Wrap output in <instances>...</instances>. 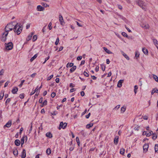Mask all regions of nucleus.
<instances>
[{"label":"nucleus","instance_id":"obj_18","mask_svg":"<svg viewBox=\"0 0 158 158\" xmlns=\"http://www.w3.org/2000/svg\"><path fill=\"white\" fill-rule=\"evenodd\" d=\"M104 51L108 54H110L112 53V52H111L110 50L106 48L105 47L103 48Z\"/></svg>","mask_w":158,"mask_h":158},{"label":"nucleus","instance_id":"obj_46","mask_svg":"<svg viewBox=\"0 0 158 158\" xmlns=\"http://www.w3.org/2000/svg\"><path fill=\"white\" fill-rule=\"evenodd\" d=\"M4 73V70L3 69H2L0 71V75H3Z\"/></svg>","mask_w":158,"mask_h":158},{"label":"nucleus","instance_id":"obj_21","mask_svg":"<svg viewBox=\"0 0 158 158\" xmlns=\"http://www.w3.org/2000/svg\"><path fill=\"white\" fill-rule=\"evenodd\" d=\"M4 96V91H2L0 93V99L2 100Z\"/></svg>","mask_w":158,"mask_h":158},{"label":"nucleus","instance_id":"obj_24","mask_svg":"<svg viewBox=\"0 0 158 158\" xmlns=\"http://www.w3.org/2000/svg\"><path fill=\"white\" fill-rule=\"evenodd\" d=\"M13 153L14 156H17L18 155V151L17 149H15L13 151Z\"/></svg>","mask_w":158,"mask_h":158},{"label":"nucleus","instance_id":"obj_6","mask_svg":"<svg viewBox=\"0 0 158 158\" xmlns=\"http://www.w3.org/2000/svg\"><path fill=\"white\" fill-rule=\"evenodd\" d=\"M67 123H63V122H60V125L59 129H60L62 128L64 129L66 127Z\"/></svg>","mask_w":158,"mask_h":158},{"label":"nucleus","instance_id":"obj_47","mask_svg":"<svg viewBox=\"0 0 158 158\" xmlns=\"http://www.w3.org/2000/svg\"><path fill=\"white\" fill-rule=\"evenodd\" d=\"M56 96V93L54 92H53L51 94V96L52 98H54Z\"/></svg>","mask_w":158,"mask_h":158},{"label":"nucleus","instance_id":"obj_37","mask_svg":"<svg viewBox=\"0 0 158 158\" xmlns=\"http://www.w3.org/2000/svg\"><path fill=\"white\" fill-rule=\"evenodd\" d=\"M59 38H57V39L56 40V41L55 42V44L56 45H57V44H58L59 43Z\"/></svg>","mask_w":158,"mask_h":158},{"label":"nucleus","instance_id":"obj_33","mask_svg":"<svg viewBox=\"0 0 158 158\" xmlns=\"http://www.w3.org/2000/svg\"><path fill=\"white\" fill-rule=\"evenodd\" d=\"M155 152L158 151V144H156L155 147Z\"/></svg>","mask_w":158,"mask_h":158},{"label":"nucleus","instance_id":"obj_23","mask_svg":"<svg viewBox=\"0 0 158 158\" xmlns=\"http://www.w3.org/2000/svg\"><path fill=\"white\" fill-rule=\"evenodd\" d=\"M37 56L38 55L37 54L34 55V56L30 59L31 62H32V61H33V60L37 57Z\"/></svg>","mask_w":158,"mask_h":158},{"label":"nucleus","instance_id":"obj_34","mask_svg":"<svg viewBox=\"0 0 158 158\" xmlns=\"http://www.w3.org/2000/svg\"><path fill=\"white\" fill-rule=\"evenodd\" d=\"M123 56H124V57L126 58L127 60H129V57L127 56V55H126V54L125 53H123Z\"/></svg>","mask_w":158,"mask_h":158},{"label":"nucleus","instance_id":"obj_11","mask_svg":"<svg viewBox=\"0 0 158 158\" xmlns=\"http://www.w3.org/2000/svg\"><path fill=\"white\" fill-rule=\"evenodd\" d=\"M26 156V150L23 149L21 155V157L22 158H25Z\"/></svg>","mask_w":158,"mask_h":158},{"label":"nucleus","instance_id":"obj_4","mask_svg":"<svg viewBox=\"0 0 158 158\" xmlns=\"http://www.w3.org/2000/svg\"><path fill=\"white\" fill-rule=\"evenodd\" d=\"M59 21L60 23V24L61 25L63 26L65 24L63 17L60 14L59 16Z\"/></svg>","mask_w":158,"mask_h":158},{"label":"nucleus","instance_id":"obj_8","mask_svg":"<svg viewBox=\"0 0 158 158\" xmlns=\"http://www.w3.org/2000/svg\"><path fill=\"white\" fill-rule=\"evenodd\" d=\"M37 10L39 11H43L44 10V8L40 5H38L37 7Z\"/></svg>","mask_w":158,"mask_h":158},{"label":"nucleus","instance_id":"obj_20","mask_svg":"<svg viewBox=\"0 0 158 158\" xmlns=\"http://www.w3.org/2000/svg\"><path fill=\"white\" fill-rule=\"evenodd\" d=\"M46 136L47 137L51 138L52 137V134L50 132H48L46 133Z\"/></svg>","mask_w":158,"mask_h":158},{"label":"nucleus","instance_id":"obj_63","mask_svg":"<svg viewBox=\"0 0 158 158\" xmlns=\"http://www.w3.org/2000/svg\"><path fill=\"white\" fill-rule=\"evenodd\" d=\"M42 101H43V98H40V100H39V102L40 103H41L42 102Z\"/></svg>","mask_w":158,"mask_h":158},{"label":"nucleus","instance_id":"obj_35","mask_svg":"<svg viewBox=\"0 0 158 158\" xmlns=\"http://www.w3.org/2000/svg\"><path fill=\"white\" fill-rule=\"evenodd\" d=\"M47 101L46 100H45L43 102L42 105H41V106L42 107H43L44 105H47Z\"/></svg>","mask_w":158,"mask_h":158},{"label":"nucleus","instance_id":"obj_44","mask_svg":"<svg viewBox=\"0 0 158 158\" xmlns=\"http://www.w3.org/2000/svg\"><path fill=\"white\" fill-rule=\"evenodd\" d=\"M24 81V80H23L21 81V83L19 85V87H22Z\"/></svg>","mask_w":158,"mask_h":158},{"label":"nucleus","instance_id":"obj_12","mask_svg":"<svg viewBox=\"0 0 158 158\" xmlns=\"http://www.w3.org/2000/svg\"><path fill=\"white\" fill-rule=\"evenodd\" d=\"M153 42L157 49H158V42L156 39H153Z\"/></svg>","mask_w":158,"mask_h":158},{"label":"nucleus","instance_id":"obj_59","mask_svg":"<svg viewBox=\"0 0 158 158\" xmlns=\"http://www.w3.org/2000/svg\"><path fill=\"white\" fill-rule=\"evenodd\" d=\"M81 94L82 96H83L85 95V93L83 91H82L81 92Z\"/></svg>","mask_w":158,"mask_h":158},{"label":"nucleus","instance_id":"obj_1","mask_svg":"<svg viewBox=\"0 0 158 158\" xmlns=\"http://www.w3.org/2000/svg\"><path fill=\"white\" fill-rule=\"evenodd\" d=\"M14 23L11 22L8 24L5 27V32L3 33V37L1 39L2 41H5L6 40V37L8 34V32L14 29L15 26L13 24Z\"/></svg>","mask_w":158,"mask_h":158},{"label":"nucleus","instance_id":"obj_51","mask_svg":"<svg viewBox=\"0 0 158 158\" xmlns=\"http://www.w3.org/2000/svg\"><path fill=\"white\" fill-rule=\"evenodd\" d=\"M10 82L9 81H8L6 82L5 83L4 85V87H6L8 85L9 83Z\"/></svg>","mask_w":158,"mask_h":158},{"label":"nucleus","instance_id":"obj_27","mask_svg":"<svg viewBox=\"0 0 158 158\" xmlns=\"http://www.w3.org/2000/svg\"><path fill=\"white\" fill-rule=\"evenodd\" d=\"M93 123L87 124L86 125V128L88 129L90 127H92L93 126Z\"/></svg>","mask_w":158,"mask_h":158},{"label":"nucleus","instance_id":"obj_38","mask_svg":"<svg viewBox=\"0 0 158 158\" xmlns=\"http://www.w3.org/2000/svg\"><path fill=\"white\" fill-rule=\"evenodd\" d=\"M37 39V37L36 35H34L33 37V41H35Z\"/></svg>","mask_w":158,"mask_h":158},{"label":"nucleus","instance_id":"obj_25","mask_svg":"<svg viewBox=\"0 0 158 158\" xmlns=\"http://www.w3.org/2000/svg\"><path fill=\"white\" fill-rule=\"evenodd\" d=\"M76 66H73L70 70V72L71 73L73 72L76 69Z\"/></svg>","mask_w":158,"mask_h":158},{"label":"nucleus","instance_id":"obj_56","mask_svg":"<svg viewBox=\"0 0 158 158\" xmlns=\"http://www.w3.org/2000/svg\"><path fill=\"white\" fill-rule=\"evenodd\" d=\"M152 134V133L151 132H149V133H147V136H150Z\"/></svg>","mask_w":158,"mask_h":158},{"label":"nucleus","instance_id":"obj_15","mask_svg":"<svg viewBox=\"0 0 158 158\" xmlns=\"http://www.w3.org/2000/svg\"><path fill=\"white\" fill-rule=\"evenodd\" d=\"M118 138L119 137L118 136H116L114 138V143L115 144H117L118 143Z\"/></svg>","mask_w":158,"mask_h":158},{"label":"nucleus","instance_id":"obj_3","mask_svg":"<svg viewBox=\"0 0 158 158\" xmlns=\"http://www.w3.org/2000/svg\"><path fill=\"white\" fill-rule=\"evenodd\" d=\"M5 47L6 49L8 50H10L12 49L13 47V44L10 42H9L7 44L5 43Z\"/></svg>","mask_w":158,"mask_h":158},{"label":"nucleus","instance_id":"obj_53","mask_svg":"<svg viewBox=\"0 0 158 158\" xmlns=\"http://www.w3.org/2000/svg\"><path fill=\"white\" fill-rule=\"evenodd\" d=\"M102 69L103 71H104L105 69V66L104 65H101Z\"/></svg>","mask_w":158,"mask_h":158},{"label":"nucleus","instance_id":"obj_45","mask_svg":"<svg viewBox=\"0 0 158 158\" xmlns=\"http://www.w3.org/2000/svg\"><path fill=\"white\" fill-rule=\"evenodd\" d=\"M10 101V98H7L6 102L5 104H6L7 103H9Z\"/></svg>","mask_w":158,"mask_h":158},{"label":"nucleus","instance_id":"obj_16","mask_svg":"<svg viewBox=\"0 0 158 158\" xmlns=\"http://www.w3.org/2000/svg\"><path fill=\"white\" fill-rule=\"evenodd\" d=\"M126 107L125 106H123L121 108V113H123L126 110Z\"/></svg>","mask_w":158,"mask_h":158},{"label":"nucleus","instance_id":"obj_32","mask_svg":"<svg viewBox=\"0 0 158 158\" xmlns=\"http://www.w3.org/2000/svg\"><path fill=\"white\" fill-rule=\"evenodd\" d=\"M135 57H138L139 56V54L137 51L135 52Z\"/></svg>","mask_w":158,"mask_h":158},{"label":"nucleus","instance_id":"obj_52","mask_svg":"<svg viewBox=\"0 0 158 158\" xmlns=\"http://www.w3.org/2000/svg\"><path fill=\"white\" fill-rule=\"evenodd\" d=\"M82 56H78L77 58V60H81L82 59Z\"/></svg>","mask_w":158,"mask_h":158},{"label":"nucleus","instance_id":"obj_29","mask_svg":"<svg viewBox=\"0 0 158 158\" xmlns=\"http://www.w3.org/2000/svg\"><path fill=\"white\" fill-rule=\"evenodd\" d=\"M138 89V86L137 85H135L134 86V92L135 93V94H136L137 92V89Z\"/></svg>","mask_w":158,"mask_h":158},{"label":"nucleus","instance_id":"obj_14","mask_svg":"<svg viewBox=\"0 0 158 158\" xmlns=\"http://www.w3.org/2000/svg\"><path fill=\"white\" fill-rule=\"evenodd\" d=\"M15 143L16 145L19 146L20 145L21 143V142L19 139H17L15 140Z\"/></svg>","mask_w":158,"mask_h":158},{"label":"nucleus","instance_id":"obj_57","mask_svg":"<svg viewBox=\"0 0 158 158\" xmlns=\"http://www.w3.org/2000/svg\"><path fill=\"white\" fill-rule=\"evenodd\" d=\"M90 113H89L88 114L86 115L85 117L86 118H89V117L90 116Z\"/></svg>","mask_w":158,"mask_h":158},{"label":"nucleus","instance_id":"obj_31","mask_svg":"<svg viewBox=\"0 0 158 158\" xmlns=\"http://www.w3.org/2000/svg\"><path fill=\"white\" fill-rule=\"evenodd\" d=\"M153 78L157 82H158V77L156 76L153 75Z\"/></svg>","mask_w":158,"mask_h":158},{"label":"nucleus","instance_id":"obj_43","mask_svg":"<svg viewBox=\"0 0 158 158\" xmlns=\"http://www.w3.org/2000/svg\"><path fill=\"white\" fill-rule=\"evenodd\" d=\"M122 35L124 37H127V35L125 32H123L122 33Z\"/></svg>","mask_w":158,"mask_h":158},{"label":"nucleus","instance_id":"obj_61","mask_svg":"<svg viewBox=\"0 0 158 158\" xmlns=\"http://www.w3.org/2000/svg\"><path fill=\"white\" fill-rule=\"evenodd\" d=\"M23 127H21L20 128V131H19L20 134H21L22 133V132L23 131Z\"/></svg>","mask_w":158,"mask_h":158},{"label":"nucleus","instance_id":"obj_17","mask_svg":"<svg viewBox=\"0 0 158 158\" xmlns=\"http://www.w3.org/2000/svg\"><path fill=\"white\" fill-rule=\"evenodd\" d=\"M123 82V80H120L118 82V85H117L118 87H119V88L121 87L122 86V83Z\"/></svg>","mask_w":158,"mask_h":158},{"label":"nucleus","instance_id":"obj_26","mask_svg":"<svg viewBox=\"0 0 158 158\" xmlns=\"http://www.w3.org/2000/svg\"><path fill=\"white\" fill-rule=\"evenodd\" d=\"M20 142H21V146L22 147L23 146V145L24 143V136L21 139V141Z\"/></svg>","mask_w":158,"mask_h":158},{"label":"nucleus","instance_id":"obj_39","mask_svg":"<svg viewBox=\"0 0 158 158\" xmlns=\"http://www.w3.org/2000/svg\"><path fill=\"white\" fill-rule=\"evenodd\" d=\"M83 74L86 77H88L89 76V74L88 73L85 71L84 72Z\"/></svg>","mask_w":158,"mask_h":158},{"label":"nucleus","instance_id":"obj_58","mask_svg":"<svg viewBox=\"0 0 158 158\" xmlns=\"http://www.w3.org/2000/svg\"><path fill=\"white\" fill-rule=\"evenodd\" d=\"M56 82L57 83H58L59 82V81H60V79H59V78H56Z\"/></svg>","mask_w":158,"mask_h":158},{"label":"nucleus","instance_id":"obj_64","mask_svg":"<svg viewBox=\"0 0 158 158\" xmlns=\"http://www.w3.org/2000/svg\"><path fill=\"white\" fill-rule=\"evenodd\" d=\"M91 77L94 80H95L97 78V77L94 76H91Z\"/></svg>","mask_w":158,"mask_h":158},{"label":"nucleus","instance_id":"obj_5","mask_svg":"<svg viewBox=\"0 0 158 158\" xmlns=\"http://www.w3.org/2000/svg\"><path fill=\"white\" fill-rule=\"evenodd\" d=\"M138 4L142 9H145V6H146V4L143 1H139L138 2Z\"/></svg>","mask_w":158,"mask_h":158},{"label":"nucleus","instance_id":"obj_19","mask_svg":"<svg viewBox=\"0 0 158 158\" xmlns=\"http://www.w3.org/2000/svg\"><path fill=\"white\" fill-rule=\"evenodd\" d=\"M142 51L143 52V53L146 55H148V50L145 48H142Z\"/></svg>","mask_w":158,"mask_h":158},{"label":"nucleus","instance_id":"obj_28","mask_svg":"<svg viewBox=\"0 0 158 158\" xmlns=\"http://www.w3.org/2000/svg\"><path fill=\"white\" fill-rule=\"evenodd\" d=\"M125 149L124 148H121L120 150V154L123 155L125 152Z\"/></svg>","mask_w":158,"mask_h":158},{"label":"nucleus","instance_id":"obj_42","mask_svg":"<svg viewBox=\"0 0 158 158\" xmlns=\"http://www.w3.org/2000/svg\"><path fill=\"white\" fill-rule=\"evenodd\" d=\"M31 128H30V129H29V133H31V130H32V123H31Z\"/></svg>","mask_w":158,"mask_h":158},{"label":"nucleus","instance_id":"obj_7","mask_svg":"<svg viewBox=\"0 0 158 158\" xmlns=\"http://www.w3.org/2000/svg\"><path fill=\"white\" fill-rule=\"evenodd\" d=\"M141 26L144 29H148L149 27L148 24L146 23H143L141 25Z\"/></svg>","mask_w":158,"mask_h":158},{"label":"nucleus","instance_id":"obj_62","mask_svg":"<svg viewBox=\"0 0 158 158\" xmlns=\"http://www.w3.org/2000/svg\"><path fill=\"white\" fill-rule=\"evenodd\" d=\"M118 7L119 9H120L121 10L123 8L122 6L120 5H118Z\"/></svg>","mask_w":158,"mask_h":158},{"label":"nucleus","instance_id":"obj_54","mask_svg":"<svg viewBox=\"0 0 158 158\" xmlns=\"http://www.w3.org/2000/svg\"><path fill=\"white\" fill-rule=\"evenodd\" d=\"M157 135H154L152 137V138L154 140H155L156 139V138H157Z\"/></svg>","mask_w":158,"mask_h":158},{"label":"nucleus","instance_id":"obj_41","mask_svg":"<svg viewBox=\"0 0 158 158\" xmlns=\"http://www.w3.org/2000/svg\"><path fill=\"white\" fill-rule=\"evenodd\" d=\"M53 75H51L50 77H48V78L47 79V81H49L53 77Z\"/></svg>","mask_w":158,"mask_h":158},{"label":"nucleus","instance_id":"obj_36","mask_svg":"<svg viewBox=\"0 0 158 158\" xmlns=\"http://www.w3.org/2000/svg\"><path fill=\"white\" fill-rule=\"evenodd\" d=\"M42 5L44 6V7H48L49 6V5H48L47 4H46L45 3H42Z\"/></svg>","mask_w":158,"mask_h":158},{"label":"nucleus","instance_id":"obj_40","mask_svg":"<svg viewBox=\"0 0 158 158\" xmlns=\"http://www.w3.org/2000/svg\"><path fill=\"white\" fill-rule=\"evenodd\" d=\"M52 24L50 22L49 23L48 25V27L49 29L50 30L52 29V27L51 26Z\"/></svg>","mask_w":158,"mask_h":158},{"label":"nucleus","instance_id":"obj_30","mask_svg":"<svg viewBox=\"0 0 158 158\" xmlns=\"http://www.w3.org/2000/svg\"><path fill=\"white\" fill-rule=\"evenodd\" d=\"M47 154L48 155H49L51 153V151L50 148H48L47 149L46 151Z\"/></svg>","mask_w":158,"mask_h":158},{"label":"nucleus","instance_id":"obj_13","mask_svg":"<svg viewBox=\"0 0 158 158\" xmlns=\"http://www.w3.org/2000/svg\"><path fill=\"white\" fill-rule=\"evenodd\" d=\"M18 90V88L17 87H15L12 90V93L13 94H15L16 93Z\"/></svg>","mask_w":158,"mask_h":158},{"label":"nucleus","instance_id":"obj_10","mask_svg":"<svg viewBox=\"0 0 158 158\" xmlns=\"http://www.w3.org/2000/svg\"><path fill=\"white\" fill-rule=\"evenodd\" d=\"M148 144H145L143 146V148L144 151L145 152L148 151Z\"/></svg>","mask_w":158,"mask_h":158},{"label":"nucleus","instance_id":"obj_49","mask_svg":"<svg viewBox=\"0 0 158 158\" xmlns=\"http://www.w3.org/2000/svg\"><path fill=\"white\" fill-rule=\"evenodd\" d=\"M38 89L37 88H36L35 90V91L34 92H36V94H35V95H38V94H39V91L38 92V93L37 94H36L37 93H38Z\"/></svg>","mask_w":158,"mask_h":158},{"label":"nucleus","instance_id":"obj_48","mask_svg":"<svg viewBox=\"0 0 158 158\" xmlns=\"http://www.w3.org/2000/svg\"><path fill=\"white\" fill-rule=\"evenodd\" d=\"M19 97L21 98H23L24 97V94H21L19 95Z\"/></svg>","mask_w":158,"mask_h":158},{"label":"nucleus","instance_id":"obj_22","mask_svg":"<svg viewBox=\"0 0 158 158\" xmlns=\"http://www.w3.org/2000/svg\"><path fill=\"white\" fill-rule=\"evenodd\" d=\"M155 93H158V89H154L152 91L151 94H153Z\"/></svg>","mask_w":158,"mask_h":158},{"label":"nucleus","instance_id":"obj_2","mask_svg":"<svg viewBox=\"0 0 158 158\" xmlns=\"http://www.w3.org/2000/svg\"><path fill=\"white\" fill-rule=\"evenodd\" d=\"M20 24L19 23L15 25L14 28V31L15 33H16L17 35L20 34L22 31L23 27L20 25Z\"/></svg>","mask_w":158,"mask_h":158},{"label":"nucleus","instance_id":"obj_60","mask_svg":"<svg viewBox=\"0 0 158 158\" xmlns=\"http://www.w3.org/2000/svg\"><path fill=\"white\" fill-rule=\"evenodd\" d=\"M36 74V73H34L32 75H31V76L32 77H35V75Z\"/></svg>","mask_w":158,"mask_h":158},{"label":"nucleus","instance_id":"obj_9","mask_svg":"<svg viewBox=\"0 0 158 158\" xmlns=\"http://www.w3.org/2000/svg\"><path fill=\"white\" fill-rule=\"evenodd\" d=\"M11 125V121L9 120L6 124L4 126V127H7V128L10 127Z\"/></svg>","mask_w":158,"mask_h":158},{"label":"nucleus","instance_id":"obj_50","mask_svg":"<svg viewBox=\"0 0 158 158\" xmlns=\"http://www.w3.org/2000/svg\"><path fill=\"white\" fill-rule=\"evenodd\" d=\"M31 36L29 35L28 36L27 38V41H29L31 39Z\"/></svg>","mask_w":158,"mask_h":158},{"label":"nucleus","instance_id":"obj_55","mask_svg":"<svg viewBox=\"0 0 158 158\" xmlns=\"http://www.w3.org/2000/svg\"><path fill=\"white\" fill-rule=\"evenodd\" d=\"M120 105H118L117 106L114 108V109H117V110L118 109L119 107H120Z\"/></svg>","mask_w":158,"mask_h":158}]
</instances>
